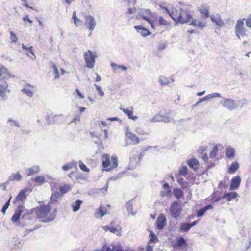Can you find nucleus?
<instances>
[{"mask_svg":"<svg viewBox=\"0 0 251 251\" xmlns=\"http://www.w3.org/2000/svg\"><path fill=\"white\" fill-rule=\"evenodd\" d=\"M190 25L194 27H198L199 28L203 29L206 26V23L201 21L200 20L194 19Z\"/></svg>","mask_w":251,"mask_h":251,"instance_id":"nucleus-17","label":"nucleus"},{"mask_svg":"<svg viewBox=\"0 0 251 251\" xmlns=\"http://www.w3.org/2000/svg\"><path fill=\"white\" fill-rule=\"evenodd\" d=\"M241 182V178L239 176H236L232 178L230 185V190L236 189L239 186Z\"/></svg>","mask_w":251,"mask_h":251,"instance_id":"nucleus-16","label":"nucleus"},{"mask_svg":"<svg viewBox=\"0 0 251 251\" xmlns=\"http://www.w3.org/2000/svg\"><path fill=\"white\" fill-rule=\"evenodd\" d=\"M173 194L176 198L179 199L182 197L183 192L180 189H175L173 191Z\"/></svg>","mask_w":251,"mask_h":251,"instance_id":"nucleus-42","label":"nucleus"},{"mask_svg":"<svg viewBox=\"0 0 251 251\" xmlns=\"http://www.w3.org/2000/svg\"><path fill=\"white\" fill-rule=\"evenodd\" d=\"M106 213L104 208L102 207H100L99 210L95 213V215L97 218H101L103 216L106 214Z\"/></svg>","mask_w":251,"mask_h":251,"instance_id":"nucleus-40","label":"nucleus"},{"mask_svg":"<svg viewBox=\"0 0 251 251\" xmlns=\"http://www.w3.org/2000/svg\"><path fill=\"white\" fill-rule=\"evenodd\" d=\"M209 100L208 95L199 99V102H202Z\"/></svg>","mask_w":251,"mask_h":251,"instance_id":"nucleus-61","label":"nucleus"},{"mask_svg":"<svg viewBox=\"0 0 251 251\" xmlns=\"http://www.w3.org/2000/svg\"><path fill=\"white\" fill-rule=\"evenodd\" d=\"M150 238L148 244L151 243H154L157 240L156 236L153 232L150 233Z\"/></svg>","mask_w":251,"mask_h":251,"instance_id":"nucleus-47","label":"nucleus"},{"mask_svg":"<svg viewBox=\"0 0 251 251\" xmlns=\"http://www.w3.org/2000/svg\"><path fill=\"white\" fill-rule=\"evenodd\" d=\"M22 47L24 50H26L27 52H30L31 54H33L32 46H31L30 47H27L24 44H22Z\"/></svg>","mask_w":251,"mask_h":251,"instance_id":"nucleus-55","label":"nucleus"},{"mask_svg":"<svg viewBox=\"0 0 251 251\" xmlns=\"http://www.w3.org/2000/svg\"><path fill=\"white\" fill-rule=\"evenodd\" d=\"M26 192V189H22L21 190L18 195L17 196V197L15 198V201L14 203H16L18 201H23L26 198V195L25 193Z\"/></svg>","mask_w":251,"mask_h":251,"instance_id":"nucleus-25","label":"nucleus"},{"mask_svg":"<svg viewBox=\"0 0 251 251\" xmlns=\"http://www.w3.org/2000/svg\"><path fill=\"white\" fill-rule=\"evenodd\" d=\"M22 212L23 207L19 206L18 209L15 211L14 214L12 216L11 218V221L14 223L17 222L18 220L19 219Z\"/></svg>","mask_w":251,"mask_h":251,"instance_id":"nucleus-23","label":"nucleus"},{"mask_svg":"<svg viewBox=\"0 0 251 251\" xmlns=\"http://www.w3.org/2000/svg\"><path fill=\"white\" fill-rule=\"evenodd\" d=\"M8 122L10 124V125L11 126H16L17 127L20 126L19 122L16 120H13L11 119H9L8 120Z\"/></svg>","mask_w":251,"mask_h":251,"instance_id":"nucleus-48","label":"nucleus"},{"mask_svg":"<svg viewBox=\"0 0 251 251\" xmlns=\"http://www.w3.org/2000/svg\"><path fill=\"white\" fill-rule=\"evenodd\" d=\"M40 171V167L38 165H34L25 170L27 175L29 176L38 173Z\"/></svg>","mask_w":251,"mask_h":251,"instance_id":"nucleus-21","label":"nucleus"},{"mask_svg":"<svg viewBox=\"0 0 251 251\" xmlns=\"http://www.w3.org/2000/svg\"><path fill=\"white\" fill-rule=\"evenodd\" d=\"M121 229L120 226L116 225L114 222H112L109 226H106L103 227V229L105 231L109 230L111 232L115 233L117 235L120 234Z\"/></svg>","mask_w":251,"mask_h":251,"instance_id":"nucleus-10","label":"nucleus"},{"mask_svg":"<svg viewBox=\"0 0 251 251\" xmlns=\"http://www.w3.org/2000/svg\"><path fill=\"white\" fill-rule=\"evenodd\" d=\"M187 172V167L186 166H182L179 171V175L184 176Z\"/></svg>","mask_w":251,"mask_h":251,"instance_id":"nucleus-50","label":"nucleus"},{"mask_svg":"<svg viewBox=\"0 0 251 251\" xmlns=\"http://www.w3.org/2000/svg\"><path fill=\"white\" fill-rule=\"evenodd\" d=\"M237 196V194L235 192L230 193H225L224 196L222 197L223 199H226L228 201H231L232 199H235Z\"/></svg>","mask_w":251,"mask_h":251,"instance_id":"nucleus-31","label":"nucleus"},{"mask_svg":"<svg viewBox=\"0 0 251 251\" xmlns=\"http://www.w3.org/2000/svg\"><path fill=\"white\" fill-rule=\"evenodd\" d=\"M206 149V147L201 146L200 147L198 150V151L200 153H202Z\"/></svg>","mask_w":251,"mask_h":251,"instance_id":"nucleus-62","label":"nucleus"},{"mask_svg":"<svg viewBox=\"0 0 251 251\" xmlns=\"http://www.w3.org/2000/svg\"><path fill=\"white\" fill-rule=\"evenodd\" d=\"M33 180L37 183H39L40 184H43L45 182V177L43 176H39L33 179Z\"/></svg>","mask_w":251,"mask_h":251,"instance_id":"nucleus-45","label":"nucleus"},{"mask_svg":"<svg viewBox=\"0 0 251 251\" xmlns=\"http://www.w3.org/2000/svg\"><path fill=\"white\" fill-rule=\"evenodd\" d=\"M102 166L106 171H110L117 167L118 165L117 157L115 155L111 157L112 164L110 163V155L108 154H104L102 156Z\"/></svg>","mask_w":251,"mask_h":251,"instance_id":"nucleus-3","label":"nucleus"},{"mask_svg":"<svg viewBox=\"0 0 251 251\" xmlns=\"http://www.w3.org/2000/svg\"><path fill=\"white\" fill-rule=\"evenodd\" d=\"M125 2H128V5H135L136 3V0H124Z\"/></svg>","mask_w":251,"mask_h":251,"instance_id":"nucleus-59","label":"nucleus"},{"mask_svg":"<svg viewBox=\"0 0 251 251\" xmlns=\"http://www.w3.org/2000/svg\"><path fill=\"white\" fill-rule=\"evenodd\" d=\"M185 240L183 237H180L178 240L177 242L178 245L179 246H182L185 244Z\"/></svg>","mask_w":251,"mask_h":251,"instance_id":"nucleus-60","label":"nucleus"},{"mask_svg":"<svg viewBox=\"0 0 251 251\" xmlns=\"http://www.w3.org/2000/svg\"><path fill=\"white\" fill-rule=\"evenodd\" d=\"M164 190L161 192V195L162 197L167 196L170 195L171 191L169 189V185L168 183H165L163 185Z\"/></svg>","mask_w":251,"mask_h":251,"instance_id":"nucleus-36","label":"nucleus"},{"mask_svg":"<svg viewBox=\"0 0 251 251\" xmlns=\"http://www.w3.org/2000/svg\"><path fill=\"white\" fill-rule=\"evenodd\" d=\"M246 25L248 27L251 28V15H249L246 19Z\"/></svg>","mask_w":251,"mask_h":251,"instance_id":"nucleus-58","label":"nucleus"},{"mask_svg":"<svg viewBox=\"0 0 251 251\" xmlns=\"http://www.w3.org/2000/svg\"><path fill=\"white\" fill-rule=\"evenodd\" d=\"M94 86H95L97 91L98 92L99 94L101 97H103L104 95V93L102 91V90L101 89V87L100 86L98 85H97L96 84L94 85Z\"/></svg>","mask_w":251,"mask_h":251,"instance_id":"nucleus-52","label":"nucleus"},{"mask_svg":"<svg viewBox=\"0 0 251 251\" xmlns=\"http://www.w3.org/2000/svg\"><path fill=\"white\" fill-rule=\"evenodd\" d=\"M239 165L238 162H235L232 163L231 165L229 168L228 173L230 174L235 172L239 168Z\"/></svg>","mask_w":251,"mask_h":251,"instance_id":"nucleus-38","label":"nucleus"},{"mask_svg":"<svg viewBox=\"0 0 251 251\" xmlns=\"http://www.w3.org/2000/svg\"><path fill=\"white\" fill-rule=\"evenodd\" d=\"M126 207L129 213V214L135 215V213L133 212V205L131 201H128L126 205Z\"/></svg>","mask_w":251,"mask_h":251,"instance_id":"nucleus-39","label":"nucleus"},{"mask_svg":"<svg viewBox=\"0 0 251 251\" xmlns=\"http://www.w3.org/2000/svg\"><path fill=\"white\" fill-rule=\"evenodd\" d=\"M162 115L160 114H156L154 115L151 119H150V122H162Z\"/></svg>","mask_w":251,"mask_h":251,"instance_id":"nucleus-43","label":"nucleus"},{"mask_svg":"<svg viewBox=\"0 0 251 251\" xmlns=\"http://www.w3.org/2000/svg\"><path fill=\"white\" fill-rule=\"evenodd\" d=\"M120 109L123 111V112L127 115L128 117L133 120H136L138 119V117L136 116H133V107H129L127 109L123 108L122 106L120 107Z\"/></svg>","mask_w":251,"mask_h":251,"instance_id":"nucleus-15","label":"nucleus"},{"mask_svg":"<svg viewBox=\"0 0 251 251\" xmlns=\"http://www.w3.org/2000/svg\"><path fill=\"white\" fill-rule=\"evenodd\" d=\"M208 96L209 99L214 98L216 97H219V98L222 97L220 93H217V92L209 94V95H208Z\"/></svg>","mask_w":251,"mask_h":251,"instance_id":"nucleus-56","label":"nucleus"},{"mask_svg":"<svg viewBox=\"0 0 251 251\" xmlns=\"http://www.w3.org/2000/svg\"><path fill=\"white\" fill-rule=\"evenodd\" d=\"M82 201L80 200H77L75 203L72 204L73 212H76L80 209V205L82 203Z\"/></svg>","mask_w":251,"mask_h":251,"instance_id":"nucleus-34","label":"nucleus"},{"mask_svg":"<svg viewBox=\"0 0 251 251\" xmlns=\"http://www.w3.org/2000/svg\"><path fill=\"white\" fill-rule=\"evenodd\" d=\"M10 39L11 40V42L16 43L18 41V38L15 34V33L12 31H10Z\"/></svg>","mask_w":251,"mask_h":251,"instance_id":"nucleus-49","label":"nucleus"},{"mask_svg":"<svg viewBox=\"0 0 251 251\" xmlns=\"http://www.w3.org/2000/svg\"><path fill=\"white\" fill-rule=\"evenodd\" d=\"M70 189V187L69 186V185H64V186L61 187L60 192L62 194H64V193L67 192L68 191H69Z\"/></svg>","mask_w":251,"mask_h":251,"instance_id":"nucleus-51","label":"nucleus"},{"mask_svg":"<svg viewBox=\"0 0 251 251\" xmlns=\"http://www.w3.org/2000/svg\"><path fill=\"white\" fill-rule=\"evenodd\" d=\"M222 105L230 110L234 109L237 107L235 101L230 99H226L224 100L221 101Z\"/></svg>","mask_w":251,"mask_h":251,"instance_id":"nucleus-11","label":"nucleus"},{"mask_svg":"<svg viewBox=\"0 0 251 251\" xmlns=\"http://www.w3.org/2000/svg\"><path fill=\"white\" fill-rule=\"evenodd\" d=\"M21 1L23 2V5L26 7H29L31 9H33L32 7L29 6L28 4H27V0H21Z\"/></svg>","mask_w":251,"mask_h":251,"instance_id":"nucleus-63","label":"nucleus"},{"mask_svg":"<svg viewBox=\"0 0 251 251\" xmlns=\"http://www.w3.org/2000/svg\"><path fill=\"white\" fill-rule=\"evenodd\" d=\"M181 211L180 205L177 201H174L170 207L171 215L175 219H177L179 217Z\"/></svg>","mask_w":251,"mask_h":251,"instance_id":"nucleus-7","label":"nucleus"},{"mask_svg":"<svg viewBox=\"0 0 251 251\" xmlns=\"http://www.w3.org/2000/svg\"><path fill=\"white\" fill-rule=\"evenodd\" d=\"M226 155L228 158H233L235 155V151L231 147L227 148L226 150Z\"/></svg>","mask_w":251,"mask_h":251,"instance_id":"nucleus-37","label":"nucleus"},{"mask_svg":"<svg viewBox=\"0 0 251 251\" xmlns=\"http://www.w3.org/2000/svg\"><path fill=\"white\" fill-rule=\"evenodd\" d=\"M72 20H74V23L76 27H78L82 24V21L77 17L75 11L73 13Z\"/></svg>","mask_w":251,"mask_h":251,"instance_id":"nucleus-33","label":"nucleus"},{"mask_svg":"<svg viewBox=\"0 0 251 251\" xmlns=\"http://www.w3.org/2000/svg\"><path fill=\"white\" fill-rule=\"evenodd\" d=\"M173 81L171 78H167L163 76H160L159 78V82L161 86L166 85Z\"/></svg>","mask_w":251,"mask_h":251,"instance_id":"nucleus-30","label":"nucleus"},{"mask_svg":"<svg viewBox=\"0 0 251 251\" xmlns=\"http://www.w3.org/2000/svg\"><path fill=\"white\" fill-rule=\"evenodd\" d=\"M76 92H77L78 95L79 96V97L80 98H84V95H83V94L82 93H81L80 92V91L78 89H76Z\"/></svg>","mask_w":251,"mask_h":251,"instance_id":"nucleus-64","label":"nucleus"},{"mask_svg":"<svg viewBox=\"0 0 251 251\" xmlns=\"http://www.w3.org/2000/svg\"><path fill=\"white\" fill-rule=\"evenodd\" d=\"M213 208V206L211 204L208 205L207 206H205L203 208H202L199 210L197 213V217H202L204 215L205 212L207 210H211Z\"/></svg>","mask_w":251,"mask_h":251,"instance_id":"nucleus-24","label":"nucleus"},{"mask_svg":"<svg viewBox=\"0 0 251 251\" xmlns=\"http://www.w3.org/2000/svg\"><path fill=\"white\" fill-rule=\"evenodd\" d=\"M218 146L216 145V146H214L210 153V158L213 159L215 157H216V155L217 154V151H218Z\"/></svg>","mask_w":251,"mask_h":251,"instance_id":"nucleus-44","label":"nucleus"},{"mask_svg":"<svg viewBox=\"0 0 251 251\" xmlns=\"http://www.w3.org/2000/svg\"><path fill=\"white\" fill-rule=\"evenodd\" d=\"M189 223H182L180 224V230L182 232H186L188 231L191 228Z\"/></svg>","mask_w":251,"mask_h":251,"instance_id":"nucleus-35","label":"nucleus"},{"mask_svg":"<svg viewBox=\"0 0 251 251\" xmlns=\"http://www.w3.org/2000/svg\"><path fill=\"white\" fill-rule=\"evenodd\" d=\"M84 25L90 31H92L96 25L94 17L91 15H86L85 16Z\"/></svg>","mask_w":251,"mask_h":251,"instance_id":"nucleus-8","label":"nucleus"},{"mask_svg":"<svg viewBox=\"0 0 251 251\" xmlns=\"http://www.w3.org/2000/svg\"><path fill=\"white\" fill-rule=\"evenodd\" d=\"M192 18L191 11L186 8H181L179 11V22L181 24L187 23Z\"/></svg>","mask_w":251,"mask_h":251,"instance_id":"nucleus-5","label":"nucleus"},{"mask_svg":"<svg viewBox=\"0 0 251 251\" xmlns=\"http://www.w3.org/2000/svg\"><path fill=\"white\" fill-rule=\"evenodd\" d=\"M51 207L50 205H44L38 208L35 211L36 215L40 218H46L42 220L43 222H48L52 221L55 217L56 209L50 213Z\"/></svg>","mask_w":251,"mask_h":251,"instance_id":"nucleus-2","label":"nucleus"},{"mask_svg":"<svg viewBox=\"0 0 251 251\" xmlns=\"http://www.w3.org/2000/svg\"><path fill=\"white\" fill-rule=\"evenodd\" d=\"M79 168L83 171L89 172L90 169L86 166V165L82 162V161H79Z\"/></svg>","mask_w":251,"mask_h":251,"instance_id":"nucleus-46","label":"nucleus"},{"mask_svg":"<svg viewBox=\"0 0 251 251\" xmlns=\"http://www.w3.org/2000/svg\"><path fill=\"white\" fill-rule=\"evenodd\" d=\"M209 7L205 6H201L199 9V12L203 18H207L209 17Z\"/></svg>","mask_w":251,"mask_h":251,"instance_id":"nucleus-29","label":"nucleus"},{"mask_svg":"<svg viewBox=\"0 0 251 251\" xmlns=\"http://www.w3.org/2000/svg\"><path fill=\"white\" fill-rule=\"evenodd\" d=\"M210 17L211 21L215 23V26L219 28H221L224 26V23L219 14L212 15Z\"/></svg>","mask_w":251,"mask_h":251,"instance_id":"nucleus-12","label":"nucleus"},{"mask_svg":"<svg viewBox=\"0 0 251 251\" xmlns=\"http://www.w3.org/2000/svg\"><path fill=\"white\" fill-rule=\"evenodd\" d=\"M9 75L8 69L0 64V96L2 100H7L6 93H9L8 84L5 81L6 75Z\"/></svg>","mask_w":251,"mask_h":251,"instance_id":"nucleus-1","label":"nucleus"},{"mask_svg":"<svg viewBox=\"0 0 251 251\" xmlns=\"http://www.w3.org/2000/svg\"><path fill=\"white\" fill-rule=\"evenodd\" d=\"M126 135L134 142V144H138L139 143L140 140L135 134L129 131H127L126 133Z\"/></svg>","mask_w":251,"mask_h":251,"instance_id":"nucleus-32","label":"nucleus"},{"mask_svg":"<svg viewBox=\"0 0 251 251\" xmlns=\"http://www.w3.org/2000/svg\"><path fill=\"white\" fill-rule=\"evenodd\" d=\"M169 15L175 22L176 23L179 22V11L176 8H172Z\"/></svg>","mask_w":251,"mask_h":251,"instance_id":"nucleus-22","label":"nucleus"},{"mask_svg":"<svg viewBox=\"0 0 251 251\" xmlns=\"http://www.w3.org/2000/svg\"><path fill=\"white\" fill-rule=\"evenodd\" d=\"M159 24L163 25H168V22L164 19L162 17H160L159 18Z\"/></svg>","mask_w":251,"mask_h":251,"instance_id":"nucleus-57","label":"nucleus"},{"mask_svg":"<svg viewBox=\"0 0 251 251\" xmlns=\"http://www.w3.org/2000/svg\"><path fill=\"white\" fill-rule=\"evenodd\" d=\"M134 27L137 30V32L140 33L143 37H146L151 34L148 30L142 25L134 26Z\"/></svg>","mask_w":251,"mask_h":251,"instance_id":"nucleus-19","label":"nucleus"},{"mask_svg":"<svg viewBox=\"0 0 251 251\" xmlns=\"http://www.w3.org/2000/svg\"><path fill=\"white\" fill-rule=\"evenodd\" d=\"M112 248L111 249L109 247H107L106 251H127L124 250L122 245L119 243H114L112 245Z\"/></svg>","mask_w":251,"mask_h":251,"instance_id":"nucleus-20","label":"nucleus"},{"mask_svg":"<svg viewBox=\"0 0 251 251\" xmlns=\"http://www.w3.org/2000/svg\"><path fill=\"white\" fill-rule=\"evenodd\" d=\"M34 86L30 84H27L24 86V87L21 90V91L30 98L33 96L32 89Z\"/></svg>","mask_w":251,"mask_h":251,"instance_id":"nucleus-18","label":"nucleus"},{"mask_svg":"<svg viewBox=\"0 0 251 251\" xmlns=\"http://www.w3.org/2000/svg\"><path fill=\"white\" fill-rule=\"evenodd\" d=\"M156 222L157 228L159 230H161L166 225V218L163 214H161L158 216Z\"/></svg>","mask_w":251,"mask_h":251,"instance_id":"nucleus-13","label":"nucleus"},{"mask_svg":"<svg viewBox=\"0 0 251 251\" xmlns=\"http://www.w3.org/2000/svg\"><path fill=\"white\" fill-rule=\"evenodd\" d=\"M187 163L190 168L194 170L198 169L199 167V161L195 158H193L188 160Z\"/></svg>","mask_w":251,"mask_h":251,"instance_id":"nucleus-26","label":"nucleus"},{"mask_svg":"<svg viewBox=\"0 0 251 251\" xmlns=\"http://www.w3.org/2000/svg\"><path fill=\"white\" fill-rule=\"evenodd\" d=\"M22 179V176L19 173H12L8 178V180L5 183H3L0 184V186H3L4 189H6V185L9 184L10 181H19Z\"/></svg>","mask_w":251,"mask_h":251,"instance_id":"nucleus-9","label":"nucleus"},{"mask_svg":"<svg viewBox=\"0 0 251 251\" xmlns=\"http://www.w3.org/2000/svg\"><path fill=\"white\" fill-rule=\"evenodd\" d=\"M146 13L149 16H146L144 15L143 13L141 14L140 15L143 19L145 20L149 23H150L151 25V27L154 29V25H153V23L151 17H153V16H154V14L151 12V10L149 9H147L146 10Z\"/></svg>","mask_w":251,"mask_h":251,"instance_id":"nucleus-14","label":"nucleus"},{"mask_svg":"<svg viewBox=\"0 0 251 251\" xmlns=\"http://www.w3.org/2000/svg\"><path fill=\"white\" fill-rule=\"evenodd\" d=\"M111 66L113 68V71L115 72H117V68H120L124 71H126L127 70V68L126 67L123 66V65H118L114 63H111Z\"/></svg>","mask_w":251,"mask_h":251,"instance_id":"nucleus-41","label":"nucleus"},{"mask_svg":"<svg viewBox=\"0 0 251 251\" xmlns=\"http://www.w3.org/2000/svg\"><path fill=\"white\" fill-rule=\"evenodd\" d=\"M235 32L237 37L240 38V36L244 37L246 35V29L244 28V23L242 19L237 20L235 28Z\"/></svg>","mask_w":251,"mask_h":251,"instance_id":"nucleus-6","label":"nucleus"},{"mask_svg":"<svg viewBox=\"0 0 251 251\" xmlns=\"http://www.w3.org/2000/svg\"><path fill=\"white\" fill-rule=\"evenodd\" d=\"M10 199H11V198L8 200V201L4 204V205L2 207V208L1 209V212L3 214L5 213L6 210H7V209L8 208V207L9 206Z\"/></svg>","mask_w":251,"mask_h":251,"instance_id":"nucleus-53","label":"nucleus"},{"mask_svg":"<svg viewBox=\"0 0 251 251\" xmlns=\"http://www.w3.org/2000/svg\"><path fill=\"white\" fill-rule=\"evenodd\" d=\"M61 194L57 191H54L52 193L51 198L50 200V203H56L58 201L59 198L61 197Z\"/></svg>","mask_w":251,"mask_h":251,"instance_id":"nucleus-28","label":"nucleus"},{"mask_svg":"<svg viewBox=\"0 0 251 251\" xmlns=\"http://www.w3.org/2000/svg\"><path fill=\"white\" fill-rule=\"evenodd\" d=\"M97 57L96 53L90 50L84 53V58L86 64V67L89 68H93L94 66L95 59Z\"/></svg>","mask_w":251,"mask_h":251,"instance_id":"nucleus-4","label":"nucleus"},{"mask_svg":"<svg viewBox=\"0 0 251 251\" xmlns=\"http://www.w3.org/2000/svg\"><path fill=\"white\" fill-rule=\"evenodd\" d=\"M62 168L64 171H66L72 168L77 169V163L76 161H73L66 165H63Z\"/></svg>","mask_w":251,"mask_h":251,"instance_id":"nucleus-27","label":"nucleus"},{"mask_svg":"<svg viewBox=\"0 0 251 251\" xmlns=\"http://www.w3.org/2000/svg\"><path fill=\"white\" fill-rule=\"evenodd\" d=\"M162 122H163L164 123H169L172 121L173 118L169 117L168 116L165 115H162Z\"/></svg>","mask_w":251,"mask_h":251,"instance_id":"nucleus-54","label":"nucleus"}]
</instances>
